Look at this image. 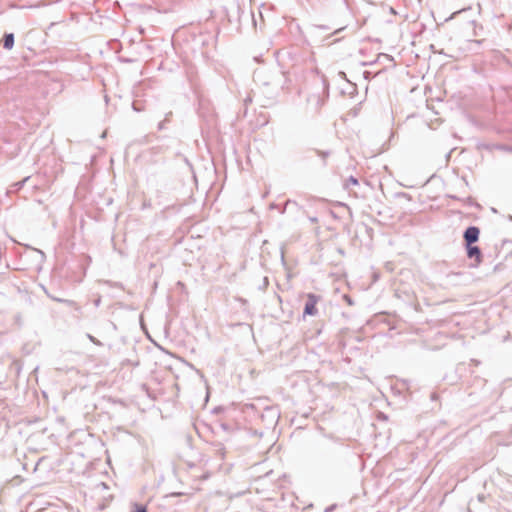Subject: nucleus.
<instances>
[{"label":"nucleus","mask_w":512,"mask_h":512,"mask_svg":"<svg viewBox=\"0 0 512 512\" xmlns=\"http://www.w3.org/2000/svg\"><path fill=\"white\" fill-rule=\"evenodd\" d=\"M13 45H14V36H13V34L5 35L4 42H3L4 48L12 49Z\"/></svg>","instance_id":"nucleus-4"},{"label":"nucleus","mask_w":512,"mask_h":512,"mask_svg":"<svg viewBox=\"0 0 512 512\" xmlns=\"http://www.w3.org/2000/svg\"><path fill=\"white\" fill-rule=\"evenodd\" d=\"M480 230L477 227H469L466 229L464 233V240L466 245H472L477 242L479 239Z\"/></svg>","instance_id":"nucleus-2"},{"label":"nucleus","mask_w":512,"mask_h":512,"mask_svg":"<svg viewBox=\"0 0 512 512\" xmlns=\"http://www.w3.org/2000/svg\"><path fill=\"white\" fill-rule=\"evenodd\" d=\"M135 512H147L146 511V508L141 506V505H136L135 506Z\"/></svg>","instance_id":"nucleus-5"},{"label":"nucleus","mask_w":512,"mask_h":512,"mask_svg":"<svg viewBox=\"0 0 512 512\" xmlns=\"http://www.w3.org/2000/svg\"><path fill=\"white\" fill-rule=\"evenodd\" d=\"M348 182L351 183L352 185H358V180L354 177H350L348 179Z\"/></svg>","instance_id":"nucleus-6"},{"label":"nucleus","mask_w":512,"mask_h":512,"mask_svg":"<svg viewBox=\"0 0 512 512\" xmlns=\"http://www.w3.org/2000/svg\"><path fill=\"white\" fill-rule=\"evenodd\" d=\"M467 246V256L469 258H474L476 263L479 264L482 260V254L480 249L477 246L466 245Z\"/></svg>","instance_id":"nucleus-3"},{"label":"nucleus","mask_w":512,"mask_h":512,"mask_svg":"<svg viewBox=\"0 0 512 512\" xmlns=\"http://www.w3.org/2000/svg\"><path fill=\"white\" fill-rule=\"evenodd\" d=\"M319 298L314 294L307 295V302L305 304L304 314L305 315H315L317 313L316 305L318 303Z\"/></svg>","instance_id":"nucleus-1"}]
</instances>
